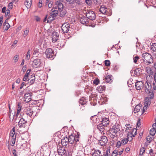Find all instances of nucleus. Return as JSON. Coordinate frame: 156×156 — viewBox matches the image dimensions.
<instances>
[{
    "instance_id": "4c0bfd02",
    "label": "nucleus",
    "mask_w": 156,
    "mask_h": 156,
    "mask_svg": "<svg viewBox=\"0 0 156 156\" xmlns=\"http://www.w3.org/2000/svg\"><path fill=\"white\" fill-rule=\"evenodd\" d=\"M29 32V28H27L23 31V35L25 37H26Z\"/></svg>"
},
{
    "instance_id": "a19ab883",
    "label": "nucleus",
    "mask_w": 156,
    "mask_h": 156,
    "mask_svg": "<svg viewBox=\"0 0 156 156\" xmlns=\"http://www.w3.org/2000/svg\"><path fill=\"white\" fill-rule=\"evenodd\" d=\"M110 147H108L107 148L106 152H105V154L107 156H108L110 154Z\"/></svg>"
},
{
    "instance_id": "0e129e2a",
    "label": "nucleus",
    "mask_w": 156,
    "mask_h": 156,
    "mask_svg": "<svg viewBox=\"0 0 156 156\" xmlns=\"http://www.w3.org/2000/svg\"><path fill=\"white\" fill-rule=\"evenodd\" d=\"M30 71H31V69H28L27 70V71L26 72V73L25 74V75L28 76L29 75L30 73Z\"/></svg>"
},
{
    "instance_id": "ea45409f",
    "label": "nucleus",
    "mask_w": 156,
    "mask_h": 156,
    "mask_svg": "<svg viewBox=\"0 0 156 156\" xmlns=\"http://www.w3.org/2000/svg\"><path fill=\"white\" fill-rule=\"evenodd\" d=\"M30 50H29L28 51L26 57V60H28L30 59Z\"/></svg>"
},
{
    "instance_id": "1a4fd4ad",
    "label": "nucleus",
    "mask_w": 156,
    "mask_h": 156,
    "mask_svg": "<svg viewBox=\"0 0 156 156\" xmlns=\"http://www.w3.org/2000/svg\"><path fill=\"white\" fill-rule=\"evenodd\" d=\"M69 28V24L64 23L62 26V30L64 34L68 32Z\"/></svg>"
},
{
    "instance_id": "e2e57ef3",
    "label": "nucleus",
    "mask_w": 156,
    "mask_h": 156,
    "mask_svg": "<svg viewBox=\"0 0 156 156\" xmlns=\"http://www.w3.org/2000/svg\"><path fill=\"white\" fill-rule=\"evenodd\" d=\"M131 131L132 132L133 134V132H134V134H133V135H134V136H135V135H136V134L137 130H136V128H133L131 130Z\"/></svg>"
},
{
    "instance_id": "423d86ee",
    "label": "nucleus",
    "mask_w": 156,
    "mask_h": 156,
    "mask_svg": "<svg viewBox=\"0 0 156 156\" xmlns=\"http://www.w3.org/2000/svg\"><path fill=\"white\" fill-rule=\"evenodd\" d=\"M86 15L87 18L91 20H95L96 17L94 12L92 11H89L86 12Z\"/></svg>"
},
{
    "instance_id": "e433bc0d",
    "label": "nucleus",
    "mask_w": 156,
    "mask_h": 156,
    "mask_svg": "<svg viewBox=\"0 0 156 156\" xmlns=\"http://www.w3.org/2000/svg\"><path fill=\"white\" fill-rule=\"evenodd\" d=\"M156 133V129H154L152 128L150 131V135L153 136Z\"/></svg>"
},
{
    "instance_id": "473e14b6",
    "label": "nucleus",
    "mask_w": 156,
    "mask_h": 156,
    "mask_svg": "<svg viewBox=\"0 0 156 156\" xmlns=\"http://www.w3.org/2000/svg\"><path fill=\"white\" fill-rule=\"evenodd\" d=\"M141 108V106L138 105H137L134 109V112L136 113L139 112Z\"/></svg>"
},
{
    "instance_id": "f704fd0d",
    "label": "nucleus",
    "mask_w": 156,
    "mask_h": 156,
    "mask_svg": "<svg viewBox=\"0 0 156 156\" xmlns=\"http://www.w3.org/2000/svg\"><path fill=\"white\" fill-rule=\"evenodd\" d=\"M153 139V136H148L146 137V140L149 143L151 142Z\"/></svg>"
},
{
    "instance_id": "a18cd8bd",
    "label": "nucleus",
    "mask_w": 156,
    "mask_h": 156,
    "mask_svg": "<svg viewBox=\"0 0 156 156\" xmlns=\"http://www.w3.org/2000/svg\"><path fill=\"white\" fill-rule=\"evenodd\" d=\"M60 12V16L61 17H63L66 13V12L65 11H62V10H61Z\"/></svg>"
},
{
    "instance_id": "864d4df0",
    "label": "nucleus",
    "mask_w": 156,
    "mask_h": 156,
    "mask_svg": "<svg viewBox=\"0 0 156 156\" xmlns=\"http://www.w3.org/2000/svg\"><path fill=\"white\" fill-rule=\"evenodd\" d=\"M139 59V57L138 56H136L133 58V62L136 63L137 60Z\"/></svg>"
},
{
    "instance_id": "6ab92c4d",
    "label": "nucleus",
    "mask_w": 156,
    "mask_h": 156,
    "mask_svg": "<svg viewBox=\"0 0 156 156\" xmlns=\"http://www.w3.org/2000/svg\"><path fill=\"white\" fill-rule=\"evenodd\" d=\"M101 124H103L105 126H107L109 124V121L108 118L106 117L102 118V120L101 121Z\"/></svg>"
},
{
    "instance_id": "bb28decb",
    "label": "nucleus",
    "mask_w": 156,
    "mask_h": 156,
    "mask_svg": "<svg viewBox=\"0 0 156 156\" xmlns=\"http://www.w3.org/2000/svg\"><path fill=\"white\" fill-rule=\"evenodd\" d=\"M25 6L27 8H30L31 5V0H26L24 2Z\"/></svg>"
},
{
    "instance_id": "aec40b11",
    "label": "nucleus",
    "mask_w": 156,
    "mask_h": 156,
    "mask_svg": "<svg viewBox=\"0 0 156 156\" xmlns=\"http://www.w3.org/2000/svg\"><path fill=\"white\" fill-rule=\"evenodd\" d=\"M8 20V19H7L3 24V29L5 31L7 30L10 27L9 23H8L6 22V21H7Z\"/></svg>"
},
{
    "instance_id": "4be33fe9",
    "label": "nucleus",
    "mask_w": 156,
    "mask_h": 156,
    "mask_svg": "<svg viewBox=\"0 0 156 156\" xmlns=\"http://www.w3.org/2000/svg\"><path fill=\"white\" fill-rule=\"evenodd\" d=\"M87 101L86 98L83 97L80 99L79 102L80 104L82 105H86L87 103Z\"/></svg>"
},
{
    "instance_id": "f03ea898",
    "label": "nucleus",
    "mask_w": 156,
    "mask_h": 156,
    "mask_svg": "<svg viewBox=\"0 0 156 156\" xmlns=\"http://www.w3.org/2000/svg\"><path fill=\"white\" fill-rule=\"evenodd\" d=\"M80 135L79 133H77V134H74L69 136L68 137L69 142V144H72L74 143L75 146L76 147L77 143L79 142V138Z\"/></svg>"
},
{
    "instance_id": "58836bf2",
    "label": "nucleus",
    "mask_w": 156,
    "mask_h": 156,
    "mask_svg": "<svg viewBox=\"0 0 156 156\" xmlns=\"http://www.w3.org/2000/svg\"><path fill=\"white\" fill-rule=\"evenodd\" d=\"M151 50L154 51H156V43H153L151 46Z\"/></svg>"
},
{
    "instance_id": "052dcab7",
    "label": "nucleus",
    "mask_w": 156,
    "mask_h": 156,
    "mask_svg": "<svg viewBox=\"0 0 156 156\" xmlns=\"http://www.w3.org/2000/svg\"><path fill=\"white\" fill-rule=\"evenodd\" d=\"M92 156H100V155L94 150V152L92 154Z\"/></svg>"
},
{
    "instance_id": "37998d69",
    "label": "nucleus",
    "mask_w": 156,
    "mask_h": 156,
    "mask_svg": "<svg viewBox=\"0 0 156 156\" xmlns=\"http://www.w3.org/2000/svg\"><path fill=\"white\" fill-rule=\"evenodd\" d=\"M10 11L9 9H7L5 12V16L7 17V16H8L9 18H10L11 17V16L9 15Z\"/></svg>"
},
{
    "instance_id": "f257e3e1",
    "label": "nucleus",
    "mask_w": 156,
    "mask_h": 156,
    "mask_svg": "<svg viewBox=\"0 0 156 156\" xmlns=\"http://www.w3.org/2000/svg\"><path fill=\"white\" fill-rule=\"evenodd\" d=\"M27 121L23 118H20L18 122V126H16L17 131L22 134L27 132Z\"/></svg>"
},
{
    "instance_id": "72a5a7b5",
    "label": "nucleus",
    "mask_w": 156,
    "mask_h": 156,
    "mask_svg": "<svg viewBox=\"0 0 156 156\" xmlns=\"http://www.w3.org/2000/svg\"><path fill=\"white\" fill-rule=\"evenodd\" d=\"M98 117V116L97 115H94L90 117V119L92 120L94 122L96 123L97 122Z\"/></svg>"
},
{
    "instance_id": "6e6d98bb",
    "label": "nucleus",
    "mask_w": 156,
    "mask_h": 156,
    "mask_svg": "<svg viewBox=\"0 0 156 156\" xmlns=\"http://www.w3.org/2000/svg\"><path fill=\"white\" fill-rule=\"evenodd\" d=\"M19 55H16L13 58L14 61L15 62H16L19 59Z\"/></svg>"
},
{
    "instance_id": "f8f14e48",
    "label": "nucleus",
    "mask_w": 156,
    "mask_h": 156,
    "mask_svg": "<svg viewBox=\"0 0 156 156\" xmlns=\"http://www.w3.org/2000/svg\"><path fill=\"white\" fill-rule=\"evenodd\" d=\"M153 94H151L150 96L146 98L144 102L145 105L148 106V105L151 104V99H152L153 98Z\"/></svg>"
},
{
    "instance_id": "20e7f679",
    "label": "nucleus",
    "mask_w": 156,
    "mask_h": 156,
    "mask_svg": "<svg viewBox=\"0 0 156 156\" xmlns=\"http://www.w3.org/2000/svg\"><path fill=\"white\" fill-rule=\"evenodd\" d=\"M142 56V59L144 62H146V63L150 64L153 62V59L152 58V56L148 53H143Z\"/></svg>"
},
{
    "instance_id": "c9c22d12",
    "label": "nucleus",
    "mask_w": 156,
    "mask_h": 156,
    "mask_svg": "<svg viewBox=\"0 0 156 156\" xmlns=\"http://www.w3.org/2000/svg\"><path fill=\"white\" fill-rule=\"evenodd\" d=\"M17 133H12L10 132L9 135V138H16Z\"/></svg>"
},
{
    "instance_id": "09e8293b",
    "label": "nucleus",
    "mask_w": 156,
    "mask_h": 156,
    "mask_svg": "<svg viewBox=\"0 0 156 156\" xmlns=\"http://www.w3.org/2000/svg\"><path fill=\"white\" fill-rule=\"evenodd\" d=\"M65 1L70 5H73L75 3L74 0H65Z\"/></svg>"
},
{
    "instance_id": "f3484780",
    "label": "nucleus",
    "mask_w": 156,
    "mask_h": 156,
    "mask_svg": "<svg viewBox=\"0 0 156 156\" xmlns=\"http://www.w3.org/2000/svg\"><path fill=\"white\" fill-rule=\"evenodd\" d=\"M35 81V77L34 75H32L28 79L27 83L31 85Z\"/></svg>"
},
{
    "instance_id": "cd10ccee",
    "label": "nucleus",
    "mask_w": 156,
    "mask_h": 156,
    "mask_svg": "<svg viewBox=\"0 0 156 156\" xmlns=\"http://www.w3.org/2000/svg\"><path fill=\"white\" fill-rule=\"evenodd\" d=\"M105 89V85H101L98 87L97 88V90L100 92H102V91L104 90Z\"/></svg>"
},
{
    "instance_id": "b1692460",
    "label": "nucleus",
    "mask_w": 156,
    "mask_h": 156,
    "mask_svg": "<svg viewBox=\"0 0 156 156\" xmlns=\"http://www.w3.org/2000/svg\"><path fill=\"white\" fill-rule=\"evenodd\" d=\"M51 11L52 12L50 13V16L55 18L58 14V11L56 10H53V9H52Z\"/></svg>"
},
{
    "instance_id": "dca6fc26",
    "label": "nucleus",
    "mask_w": 156,
    "mask_h": 156,
    "mask_svg": "<svg viewBox=\"0 0 156 156\" xmlns=\"http://www.w3.org/2000/svg\"><path fill=\"white\" fill-rule=\"evenodd\" d=\"M144 84L142 82L139 81L136 83L135 86L137 90H141L144 86Z\"/></svg>"
},
{
    "instance_id": "79ce46f5",
    "label": "nucleus",
    "mask_w": 156,
    "mask_h": 156,
    "mask_svg": "<svg viewBox=\"0 0 156 156\" xmlns=\"http://www.w3.org/2000/svg\"><path fill=\"white\" fill-rule=\"evenodd\" d=\"M145 151V148L143 147L141 148L140 150V155H142L144 154V153Z\"/></svg>"
},
{
    "instance_id": "9b49d317",
    "label": "nucleus",
    "mask_w": 156,
    "mask_h": 156,
    "mask_svg": "<svg viewBox=\"0 0 156 156\" xmlns=\"http://www.w3.org/2000/svg\"><path fill=\"white\" fill-rule=\"evenodd\" d=\"M59 37L58 33L55 31L52 34V42H56L58 40Z\"/></svg>"
},
{
    "instance_id": "a211bd4d",
    "label": "nucleus",
    "mask_w": 156,
    "mask_h": 156,
    "mask_svg": "<svg viewBox=\"0 0 156 156\" xmlns=\"http://www.w3.org/2000/svg\"><path fill=\"white\" fill-rule=\"evenodd\" d=\"M57 150L58 153L59 154H60V155H61L64 154L66 152V151L65 150V148L63 146L60 147Z\"/></svg>"
},
{
    "instance_id": "8fccbe9b",
    "label": "nucleus",
    "mask_w": 156,
    "mask_h": 156,
    "mask_svg": "<svg viewBox=\"0 0 156 156\" xmlns=\"http://www.w3.org/2000/svg\"><path fill=\"white\" fill-rule=\"evenodd\" d=\"M55 19V18H53L51 16L48 17L47 20V23H50Z\"/></svg>"
},
{
    "instance_id": "4d7b16f0",
    "label": "nucleus",
    "mask_w": 156,
    "mask_h": 156,
    "mask_svg": "<svg viewBox=\"0 0 156 156\" xmlns=\"http://www.w3.org/2000/svg\"><path fill=\"white\" fill-rule=\"evenodd\" d=\"M140 118L138 119L137 122V124H136V127L137 128L138 127H140V126L141 125V123L140 122Z\"/></svg>"
},
{
    "instance_id": "ddd939ff",
    "label": "nucleus",
    "mask_w": 156,
    "mask_h": 156,
    "mask_svg": "<svg viewBox=\"0 0 156 156\" xmlns=\"http://www.w3.org/2000/svg\"><path fill=\"white\" fill-rule=\"evenodd\" d=\"M80 23L83 25H86L88 23V19L85 16H82L80 17Z\"/></svg>"
},
{
    "instance_id": "2f4dec72",
    "label": "nucleus",
    "mask_w": 156,
    "mask_h": 156,
    "mask_svg": "<svg viewBox=\"0 0 156 156\" xmlns=\"http://www.w3.org/2000/svg\"><path fill=\"white\" fill-rule=\"evenodd\" d=\"M16 138H9V140L10 143H11V145L13 146L15 143Z\"/></svg>"
},
{
    "instance_id": "412c9836",
    "label": "nucleus",
    "mask_w": 156,
    "mask_h": 156,
    "mask_svg": "<svg viewBox=\"0 0 156 156\" xmlns=\"http://www.w3.org/2000/svg\"><path fill=\"white\" fill-rule=\"evenodd\" d=\"M55 5H57L58 9L59 11H60L63 9V5L60 1H57L56 2Z\"/></svg>"
},
{
    "instance_id": "69168bd1",
    "label": "nucleus",
    "mask_w": 156,
    "mask_h": 156,
    "mask_svg": "<svg viewBox=\"0 0 156 156\" xmlns=\"http://www.w3.org/2000/svg\"><path fill=\"white\" fill-rule=\"evenodd\" d=\"M64 45H65V43L64 42H63L62 43H58V46L59 45L60 47L61 48H62V47H63Z\"/></svg>"
},
{
    "instance_id": "603ef678",
    "label": "nucleus",
    "mask_w": 156,
    "mask_h": 156,
    "mask_svg": "<svg viewBox=\"0 0 156 156\" xmlns=\"http://www.w3.org/2000/svg\"><path fill=\"white\" fill-rule=\"evenodd\" d=\"M105 66H109L110 64V62L109 60H105Z\"/></svg>"
},
{
    "instance_id": "774afa93",
    "label": "nucleus",
    "mask_w": 156,
    "mask_h": 156,
    "mask_svg": "<svg viewBox=\"0 0 156 156\" xmlns=\"http://www.w3.org/2000/svg\"><path fill=\"white\" fill-rule=\"evenodd\" d=\"M154 81L156 82V69L154 76Z\"/></svg>"
},
{
    "instance_id": "7c9ffc66",
    "label": "nucleus",
    "mask_w": 156,
    "mask_h": 156,
    "mask_svg": "<svg viewBox=\"0 0 156 156\" xmlns=\"http://www.w3.org/2000/svg\"><path fill=\"white\" fill-rule=\"evenodd\" d=\"M15 114L13 115H12V120L13 121V122L15 123H17V122H16V121L17 120L19 121L20 119V117H15Z\"/></svg>"
},
{
    "instance_id": "bf43d9fd",
    "label": "nucleus",
    "mask_w": 156,
    "mask_h": 156,
    "mask_svg": "<svg viewBox=\"0 0 156 156\" xmlns=\"http://www.w3.org/2000/svg\"><path fill=\"white\" fill-rule=\"evenodd\" d=\"M121 144V142L119 141L117 142L116 144V147L119 148L120 147Z\"/></svg>"
},
{
    "instance_id": "49530a36",
    "label": "nucleus",
    "mask_w": 156,
    "mask_h": 156,
    "mask_svg": "<svg viewBox=\"0 0 156 156\" xmlns=\"http://www.w3.org/2000/svg\"><path fill=\"white\" fill-rule=\"evenodd\" d=\"M69 140H68V137H64V138H63L62 139L61 142L69 143Z\"/></svg>"
},
{
    "instance_id": "680f3d73",
    "label": "nucleus",
    "mask_w": 156,
    "mask_h": 156,
    "mask_svg": "<svg viewBox=\"0 0 156 156\" xmlns=\"http://www.w3.org/2000/svg\"><path fill=\"white\" fill-rule=\"evenodd\" d=\"M86 3L89 5H91L92 2L91 0H86Z\"/></svg>"
},
{
    "instance_id": "13d9d810",
    "label": "nucleus",
    "mask_w": 156,
    "mask_h": 156,
    "mask_svg": "<svg viewBox=\"0 0 156 156\" xmlns=\"http://www.w3.org/2000/svg\"><path fill=\"white\" fill-rule=\"evenodd\" d=\"M29 78H28V76H25L24 75V77H23V81H24L25 82H28V79Z\"/></svg>"
},
{
    "instance_id": "5701e85b",
    "label": "nucleus",
    "mask_w": 156,
    "mask_h": 156,
    "mask_svg": "<svg viewBox=\"0 0 156 156\" xmlns=\"http://www.w3.org/2000/svg\"><path fill=\"white\" fill-rule=\"evenodd\" d=\"M107 10V8L105 5H102L100 9V12L103 14H106Z\"/></svg>"
},
{
    "instance_id": "6e6552de",
    "label": "nucleus",
    "mask_w": 156,
    "mask_h": 156,
    "mask_svg": "<svg viewBox=\"0 0 156 156\" xmlns=\"http://www.w3.org/2000/svg\"><path fill=\"white\" fill-rule=\"evenodd\" d=\"M32 94L30 93H28L25 94L24 97L23 98V101L26 103L28 102L31 100Z\"/></svg>"
},
{
    "instance_id": "393cba45",
    "label": "nucleus",
    "mask_w": 156,
    "mask_h": 156,
    "mask_svg": "<svg viewBox=\"0 0 156 156\" xmlns=\"http://www.w3.org/2000/svg\"><path fill=\"white\" fill-rule=\"evenodd\" d=\"M34 112L33 111V109H30V108L28 109L26 113V114L28 115L30 117H31Z\"/></svg>"
},
{
    "instance_id": "a878e982",
    "label": "nucleus",
    "mask_w": 156,
    "mask_h": 156,
    "mask_svg": "<svg viewBox=\"0 0 156 156\" xmlns=\"http://www.w3.org/2000/svg\"><path fill=\"white\" fill-rule=\"evenodd\" d=\"M132 139L133 138H130V140H128L127 138H124L121 140V144L125 145L128 142V141H131Z\"/></svg>"
},
{
    "instance_id": "0eeeda50",
    "label": "nucleus",
    "mask_w": 156,
    "mask_h": 156,
    "mask_svg": "<svg viewBox=\"0 0 156 156\" xmlns=\"http://www.w3.org/2000/svg\"><path fill=\"white\" fill-rule=\"evenodd\" d=\"M152 87L151 84L147 80L145 83V91L147 93H149L151 92Z\"/></svg>"
},
{
    "instance_id": "5fc2aeb1",
    "label": "nucleus",
    "mask_w": 156,
    "mask_h": 156,
    "mask_svg": "<svg viewBox=\"0 0 156 156\" xmlns=\"http://www.w3.org/2000/svg\"><path fill=\"white\" fill-rule=\"evenodd\" d=\"M99 80L98 79H96L94 80L93 81V83L94 84H95L96 85H97L99 83Z\"/></svg>"
},
{
    "instance_id": "338daca9",
    "label": "nucleus",
    "mask_w": 156,
    "mask_h": 156,
    "mask_svg": "<svg viewBox=\"0 0 156 156\" xmlns=\"http://www.w3.org/2000/svg\"><path fill=\"white\" fill-rule=\"evenodd\" d=\"M153 84V89L155 90H156V82H154Z\"/></svg>"
},
{
    "instance_id": "9d476101",
    "label": "nucleus",
    "mask_w": 156,
    "mask_h": 156,
    "mask_svg": "<svg viewBox=\"0 0 156 156\" xmlns=\"http://www.w3.org/2000/svg\"><path fill=\"white\" fill-rule=\"evenodd\" d=\"M41 60L39 59H34L33 62V65L35 68L39 67L41 66Z\"/></svg>"
},
{
    "instance_id": "c03bdc74",
    "label": "nucleus",
    "mask_w": 156,
    "mask_h": 156,
    "mask_svg": "<svg viewBox=\"0 0 156 156\" xmlns=\"http://www.w3.org/2000/svg\"><path fill=\"white\" fill-rule=\"evenodd\" d=\"M118 151L117 150H115L114 151L111 155V156H116L118 155Z\"/></svg>"
},
{
    "instance_id": "7ed1b4c3",
    "label": "nucleus",
    "mask_w": 156,
    "mask_h": 156,
    "mask_svg": "<svg viewBox=\"0 0 156 156\" xmlns=\"http://www.w3.org/2000/svg\"><path fill=\"white\" fill-rule=\"evenodd\" d=\"M120 131L119 126L117 125H114L112 128H110L109 130V132L111 134L110 137L111 138L114 139L117 136V133Z\"/></svg>"
},
{
    "instance_id": "c756f323",
    "label": "nucleus",
    "mask_w": 156,
    "mask_h": 156,
    "mask_svg": "<svg viewBox=\"0 0 156 156\" xmlns=\"http://www.w3.org/2000/svg\"><path fill=\"white\" fill-rule=\"evenodd\" d=\"M134 137V135H133V134L131 130L129 131L127 134V138L128 139V140H130V139H129L130 138H133L132 137Z\"/></svg>"
},
{
    "instance_id": "4468645a",
    "label": "nucleus",
    "mask_w": 156,
    "mask_h": 156,
    "mask_svg": "<svg viewBox=\"0 0 156 156\" xmlns=\"http://www.w3.org/2000/svg\"><path fill=\"white\" fill-rule=\"evenodd\" d=\"M107 137L105 136H104L101 137V140L99 141V144L101 146H103L107 143Z\"/></svg>"
},
{
    "instance_id": "3c124183",
    "label": "nucleus",
    "mask_w": 156,
    "mask_h": 156,
    "mask_svg": "<svg viewBox=\"0 0 156 156\" xmlns=\"http://www.w3.org/2000/svg\"><path fill=\"white\" fill-rule=\"evenodd\" d=\"M74 1L75 2L76 5H80L82 4L80 0H74Z\"/></svg>"
},
{
    "instance_id": "de8ad7c7",
    "label": "nucleus",
    "mask_w": 156,
    "mask_h": 156,
    "mask_svg": "<svg viewBox=\"0 0 156 156\" xmlns=\"http://www.w3.org/2000/svg\"><path fill=\"white\" fill-rule=\"evenodd\" d=\"M134 74L136 75H138L140 74V70L138 69H137L134 70Z\"/></svg>"
},
{
    "instance_id": "39448f33",
    "label": "nucleus",
    "mask_w": 156,
    "mask_h": 156,
    "mask_svg": "<svg viewBox=\"0 0 156 156\" xmlns=\"http://www.w3.org/2000/svg\"><path fill=\"white\" fill-rule=\"evenodd\" d=\"M45 55L46 57L48 58H51L53 59L55 55L54 51L51 48H48L46 49L45 52Z\"/></svg>"
},
{
    "instance_id": "c85d7f7f",
    "label": "nucleus",
    "mask_w": 156,
    "mask_h": 156,
    "mask_svg": "<svg viewBox=\"0 0 156 156\" xmlns=\"http://www.w3.org/2000/svg\"><path fill=\"white\" fill-rule=\"evenodd\" d=\"M112 76L111 75H108L106 76L105 79L108 83H111L112 81Z\"/></svg>"
},
{
    "instance_id": "2eb2a0df",
    "label": "nucleus",
    "mask_w": 156,
    "mask_h": 156,
    "mask_svg": "<svg viewBox=\"0 0 156 156\" xmlns=\"http://www.w3.org/2000/svg\"><path fill=\"white\" fill-rule=\"evenodd\" d=\"M105 126L106 127V126H105V125H104L103 124L101 123H100L98 125H97V128L101 132V133H103V134H104L105 133H104V127Z\"/></svg>"
}]
</instances>
